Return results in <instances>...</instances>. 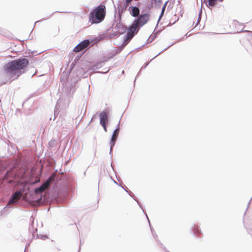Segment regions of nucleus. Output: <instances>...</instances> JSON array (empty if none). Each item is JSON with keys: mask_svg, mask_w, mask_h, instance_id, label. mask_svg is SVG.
I'll use <instances>...</instances> for the list:
<instances>
[{"mask_svg": "<svg viewBox=\"0 0 252 252\" xmlns=\"http://www.w3.org/2000/svg\"><path fill=\"white\" fill-rule=\"evenodd\" d=\"M28 58L31 57L23 56L8 62L3 66L4 72L9 78H14L16 76L15 79H17L26 71V68L29 64Z\"/></svg>", "mask_w": 252, "mask_h": 252, "instance_id": "nucleus-1", "label": "nucleus"}, {"mask_svg": "<svg viewBox=\"0 0 252 252\" xmlns=\"http://www.w3.org/2000/svg\"><path fill=\"white\" fill-rule=\"evenodd\" d=\"M71 68L69 70L70 71ZM69 72H63L60 77V88L63 91V95L66 96L70 97L75 91V86L78 81L76 77H73L70 79H69Z\"/></svg>", "mask_w": 252, "mask_h": 252, "instance_id": "nucleus-2", "label": "nucleus"}, {"mask_svg": "<svg viewBox=\"0 0 252 252\" xmlns=\"http://www.w3.org/2000/svg\"><path fill=\"white\" fill-rule=\"evenodd\" d=\"M105 15V5L101 3L91 11L89 15V22L91 24H99L103 21Z\"/></svg>", "mask_w": 252, "mask_h": 252, "instance_id": "nucleus-3", "label": "nucleus"}, {"mask_svg": "<svg viewBox=\"0 0 252 252\" xmlns=\"http://www.w3.org/2000/svg\"><path fill=\"white\" fill-rule=\"evenodd\" d=\"M103 66V62L100 61L89 67L87 71H85L83 68H79L76 72V75L80 78L87 77L89 75L92 74L94 70L101 68Z\"/></svg>", "mask_w": 252, "mask_h": 252, "instance_id": "nucleus-4", "label": "nucleus"}, {"mask_svg": "<svg viewBox=\"0 0 252 252\" xmlns=\"http://www.w3.org/2000/svg\"><path fill=\"white\" fill-rule=\"evenodd\" d=\"M149 17L150 14L147 12L141 15L139 14L131 24L133 27L132 28L134 29H138V31H139L140 28L148 22Z\"/></svg>", "mask_w": 252, "mask_h": 252, "instance_id": "nucleus-5", "label": "nucleus"}, {"mask_svg": "<svg viewBox=\"0 0 252 252\" xmlns=\"http://www.w3.org/2000/svg\"><path fill=\"white\" fill-rule=\"evenodd\" d=\"M132 27H133L131 25L129 27V28L127 31V32L125 35L123 43L124 44V46L127 45L132 37L139 32L138 29H134Z\"/></svg>", "mask_w": 252, "mask_h": 252, "instance_id": "nucleus-6", "label": "nucleus"}, {"mask_svg": "<svg viewBox=\"0 0 252 252\" xmlns=\"http://www.w3.org/2000/svg\"><path fill=\"white\" fill-rule=\"evenodd\" d=\"M115 22L116 25L114 28L117 30L120 35L125 33L127 31L126 27L121 22V17L120 16L115 20Z\"/></svg>", "mask_w": 252, "mask_h": 252, "instance_id": "nucleus-7", "label": "nucleus"}, {"mask_svg": "<svg viewBox=\"0 0 252 252\" xmlns=\"http://www.w3.org/2000/svg\"><path fill=\"white\" fill-rule=\"evenodd\" d=\"M140 3L138 2L135 6L130 5L128 8L130 14L133 17H137L140 14Z\"/></svg>", "mask_w": 252, "mask_h": 252, "instance_id": "nucleus-8", "label": "nucleus"}, {"mask_svg": "<svg viewBox=\"0 0 252 252\" xmlns=\"http://www.w3.org/2000/svg\"><path fill=\"white\" fill-rule=\"evenodd\" d=\"M31 222L29 225V231L32 233V238L34 237V234L37 232V224H34V218L31 216L30 218Z\"/></svg>", "mask_w": 252, "mask_h": 252, "instance_id": "nucleus-9", "label": "nucleus"}, {"mask_svg": "<svg viewBox=\"0 0 252 252\" xmlns=\"http://www.w3.org/2000/svg\"><path fill=\"white\" fill-rule=\"evenodd\" d=\"M49 181L47 180L42 183L40 186L35 188L33 189V192L36 194H38L42 193L48 187Z\"/></svg>", "mask_w": 252, "mask_h": 252, "instance_id": "nucleus-10", "label": "nucleus"}, {"mask_svg": "<svg viewBox=\"0 0 252 252\" xmlns=\"http://www.w3.org/2000/svg\"><path fill=\"white\" fill-rule=\"evenodd\" d=\"M94 40V39H86L81 41L79 43V46H80L81 47H82L84 49L86 48L92 46L94 44L96 41H95Z\"/></svg>", "mask_w": 252, "mask_h": 252, "instance_id": "nucleus-11", "label": "nucleus"}, {"mask_svg": "<svg viewBox=\"0 0 252 252\" xmlns=\"http://www.w3.org/2000/svg\"><path fill=\"white\" fill-rule=\"evenodd\" d=\"M108 112L107 111L106 109L103 110V111L99 113L100 124H108Z\"/></svg>", "mask_w": 252, "mask_h": 252, "instance_id": "nucleus-12", "label": "nucleus"}, {"mask_svg": "<svg viewBox=\"0 0 252 252\" xmlns=\"http://www.w3.org/2000/svg\"><path fill=\"white\" fill-rule=\"evenodd\" d=\"M18 193H19V192H16L15 193H13L11 195L9 199L8 204L6 205V206L3 208L1 211L2 212H4L6 210V208H10L11 207L9 204H13L16 202L17 194Z\"/></svg>", "mask_w": 252, "mask_h": 252, "instance_id": "nucleus-13", "label": "nucleus"}, {"mask_svg": "<svg viewBox=\"0 0 252 252\" xmlns=\"http://www.w3.org/2000/svg\"><path fill=\"white\" fill-rule=\"evenodd\" d=\"M190 231L194 236L196 237L197 238H201V232L199 227L197 225L194 224L191 227Z\"/></svg>", "mask_w": 252, "mask_h": 252, "instance_id": "nucleus-14", "label": "nucleus"}, {"mask_svg": "<svg viewBox=\"0 0 252 252\" xmlns=\"http://www.w3.org/2000/svg\"><path fill=\"white\" fill-rule=\"evenodd\" d=\"M217 0H204V2L205 3L206 5L210 10H212L213 7L217 4Z\"/></svg>", "mask_w": 252, "mask_h": 252, "instance_id": "nucleus-15", "label": "nucleus"}, {"mask_svg": "<svg viewBox=\"0 0 252 252\" xmlns=\"http://www.w3.org/2000/svg\"><path fill=\"white\" fill-rule=\"evenodd\" d=\"M161 32V30H159L156 32H154L148 39L147 40V43H150L154 41L158 36V34Z\"/></svg>", "mask_w": 252, "mask_h": 252, "instance_id": "nucleus-16", "label": "nucleus"}, {"mask_svg": "<svg viewBox=\"0 0 252 252\" xmlns=\"http://www.w3.org/2000/svg\"><path fill=\"white\" fill-rule=\"evenodd\" d=\"M117 137H116L115 135H112L110 141V147L111 148H113L114 147Z\"/></svg>", "mask_w": 252, "mask_h": 252, "instance_id": "nucleus-17", "label": "nucleus"}, {"mask_svg": "<svg viewBox=\"0 0 252 252\" xmlns=\"http://www.w3.org/2000/svg\"><path fill=\"white\" fill-rule=\"evenodd\" d=\"M117 9L118 10V17L120 16L121 17V14L126 9H123V6L122 4L119 3L118 5Z\"/></svg>", "mask_w": 252, "mask_h": 252, "instance_id": "nucleus-18", "label": "nucleus"}, {"mask_svg": "<svg viewBox=\"0 0 252 252\" xmlns=\"http://www.w3.org/2000/svg\"><path fill=\"white\" fill-rule=\"evenodd\" d=\"M40 182V179H36L35 181H27V184L30 187H32L37 184H38Z\"/></svg>", "mask_w": 252, "mask_h": 252, "instance_id": "nucleus-19", "label": "nucleus"}, {"mask_svg": "<svg viewBox=\"0 0 252 252\" xmlns=\"http://www.w3.org/2000/svg\"><path fill=\"white\" fill-rule=\"evenodd\" d=\"M148 222H149L153 236L154 238H155V240L157 241V240H158V235L156 234L154 229L152 227V226L151 225L149 220H148Z\"/></svg>", "mask_w": 252, "mask_h": 252, "instance_id": "nucleus-20", "label": "nucleus"}, {"mask_svg": "<svg viewBox=\"0 0 252 252\" xmlns=\"http://www.w3.org/2000/svg\"><path fill=\"white\" fill-rule=\"evenodd\" d=\"M125 46H124V44H122V45H121L120 46H119L117 49L116 50V51L114 52L115 54H116V55L119 54V53H120L123 50L124 47Z\"/></svg>", "mask_w": 252, "mask_h": 252, "instance_id": "nucleus-21", "label": "nucleus"}, {"mask_svg": "<svg viewBox=\"0 0 252 252\" xmlns=\"http://www.w3.org/2000/svg\"><path fill=\"white\" fill-rule=\"evenodd\" d=\"M157 242L162 250L165 251L166 252H170L159 240H157Z\"/></svg>", "mask_w": 252, "mask_h": 252, "instance_id": "nucleus-22", "label": "nucleus"}, {"mask_svg": "<svg viewBox=\"0 0 252 252\" xmlns=\"http://www.w3.org/2000/svg\"><path fill=\"white\" fill-rule=\"evenodd\" d=\"M119 123H120V122L117 125L116 129L114 130V131L112 133V134L115 135L116 137L118 136L119 133V129H120Z\"/></svg>", "mask_w": 252, "mask_h": 252, "instance_id": "nucleus-23", "label": "nucleus"}, {"mask_svg": "<svg viewBox=\"0 0 252 252\" xmlns=\"http://www.w3.org/2000/svg\"><path fill=\"white\" fill-rule=\"evenodd\" d=\"M176 42H172L170 45H169L168 46H167L166 48H165V49H164L163 50H162L161 52H160L156 56H155L154 58H156L157 56H158L159 55H160L161 53H162V52L165 51L166 50H167L169 48H170V47H171L172 46H173V45H174L175 44H176Z\"/></svg>", "mask_w": 252, "mask_h": 252, "instance_id": "nucleus-24", "label": "nucleus"}, {"mask_svg": "<svg viewBox=\"0 0 252 252\" xmlns=\"http://www.w3.org/2000/svg\"><path fill=\"white\" fill-rule=\"evenodd\" d=\"M137 203V204L138 205V206H139V207L141 209V210L143 211V213L146 215V218L147 219V220H149V218H148V217L146 213V212L144 211V209H143V206L141 204V203L138 201V199H136L135 200Z\"/></svg>", "mask_w": 252, "mask_h": 252, "instance_id": "nucleus-25", "label": "nucleus"}, {"mask_svg": "<svg viewBox=\"0 0 252 252\" xmlns=\"http://www.w3.org/2000/svg\"><path fill=\"white\" fill-rule=\"evenodd\" d=\"M36 237L37 239H41L42 240H45L48 238V236L46 235H41L37 234Z\"/></svg>", "mask_w": 252, "mask_h": 252, "instance_id": "nucleus-26", "label": "nucleus"}, {"mask_svg": "<svg viewBox=\"0 0 252 252\" xmlns=\"http://www.w3.org/2000/svg\"><path fill=\"white\" fill-rule=\"evenodd\" d=\"M83 49L80 46H79V44H78V45H77L73 49V51L74 52H80V51H81L82 50H83Z\"/></svg>", "mask_w": 252, "mask_h": 252, "instance_id": "nucleus-27", "label": "nucleus"}, {"mask_svg": "<svg viewBox=\"0 0 252 252\" xmlns=\"http://www.w3.org/2000/svg\"><path fill=\"white\" fill-rule=\"evenodd\" d=\"M120 35V34H119V33L118 32V31L112 32L110 33V37L112 38V37H117V36H119Z\"/></svg>", "mask_w": 252, "mask_h": 252, "instance_id": "nucleus-28", "label": "nucleus"}, {"mask_svg": "<svg viewBox=\"0 0 252 252\" xmlns=\"http://www.w3.org/2000/svg\"><path fill=\"white\" fill-rule=\"evenodd\" d=\"M153 1L154 2L157 8H160L162 0H153Z\"/></svg>", "mask_w": 252, "mask_h": 252, "instance_id": "nucleus-29", "label": "nucleus"}, {"mask_svg": "<svg viewBox=\"0 0 252 252\" xmlns=\"http://www.w3.org/2000/svg\"><path fill=\"white\" fill-rule=\"evenodd\" d=\"M126 188V189L127 190V191H126V192L129 194V195L131 197L133 200H134L135 201L137 199L136 198V197L135 196V195H134V194L130 190L128 189L127 188Z\"/></svg>", "mask_w": 252, "mask_h": 252, "instance_id": "nucleus-30", "label": "nucleus"}, {"mask_svg": "<svg viewBox=\"0 0 252 252\" xmlns=\"http://www.w3.org/2000/svg\"><path fill=\"white\" fill-rule=\"evenodd\" d=\"M85 52V50L82 51L81 53H79L75 58V59H74V61L75 62H76L77 61H78L80 58L83 56V55L84 54Z\"/></svg>", "mask_w": 252, "mask_h": 252, "instance_id": "nucleus-31", "label": "nucleus"}, {"mask_svg": "<svg viewBox=\"0 0 252 252\" xmlns=\"http://www.w3.org/2000/svg\"><path fill=\"white\" fill-rule=\"evenodd\" d=\"M164 11L161 10V13H160V15L159 16L158 19V23H157V25L156 26L155 30H156V29L157 28H158V23H159V21L160 20L161 18L162 17V16H163V14H164Z\"/></svg>", "mask_w": 252, "mask_h": 252, "instance_id": "nucleus-32", "label": "nucleus"}, {"mask_svg": "<svg viewBox=\"0 0 252 252\" xmlns=\"http://www.w3.org/2000/svg\"><path fill=\"white\" fill-rule=\"evenodd\" d=\"M202 8H200V11H199V15H198V20H197V21L196 23V26L198 24H199V22L201 20V14H202Z\"/></svg>", "mask_w": 252, "mask_h": 252, "instance_id": "nucleus-33", "label": "nucleus"}, {"mask_svg": "<svg viewBox=\"0 0 252 252\" xmlns=\"http://www.w3.org/2000/svg\"><path fill=\"white\" fill-rule=\"evenodd\" d=\"M56 141L55 140H51L49 142V145L50 147H54L56 145Z\"/></svg>", "mask_w": 252, "mask_h": 252, "instance_id": "nucleus-34", "label": "nucleus"}, {"mask_svg": "<svg viewBox=\"0 0 252 252\" xmlns=\"http://www.w3.org/2000/svg\"><path fill=\"white\" fill-rule=\"evenodd\" d=\"M131 1H124V3L122 4L123 6V9H126L128 6Z\"/></svg>", "mask_w": 252, "mask_h": 252, "instance_id": "nucleus-35", "label": "nucleus"}, {"mask_svg": "<svg viewBox=\"0 0 252 252\" xmlns=\"http://www.w3.org/2000/svg\"><path fill=\"white\" fill-rule=\"evenodd\" d=\"M115 56H116V55L114 52H113V53L111 52V53H109V54H108V55H107V59H109L110 60V59L114 58Z\"/></svg>", "mask_w": 252, "mask_h": 252, "instance_id": "nucleus-36", "label": "nucleus"}, {"mask_svg": "<svg viewBox=\"0 0 252 252\" xmlns=\"http://www.w3.org/2000/svg\"><path fill=\"white\" fill-rule=\"evenodd\" d=\"M155 58H153L149 62H146L141 67V69H144V68H145L149 64V63L151 62L153 59H154Z\"/></svg>", "mask_w": 252, "mask_h": 252, "instance_id": "nucleus-37", "label": "nucleus"}, {"mask_svg": "<svg viewBox=\"0 0 252 252\" xmlns=\"http://www.w3.org/2000/svg\"><path fill=\"white\" fill-rule=\"evenodd\" d=\"M54 115V120H55V119H56V117H58V115H59V112L58 111V110H57V109L56 107H55V108Z\"/></svg>", "mask_w": 252, "mask_h": 252, "instance_id": "nucleus-38", "label": "nucleus"}, {"mask_svg": "<svg viewBox=\"0 0 252 252\" xmlns=\"http://www.w3.org/2000/svg\"><path fill=\"white\" fill-rule=\"evenodd\" d=\"M109 60V59H107V56H105L103 58H102V60L101 61H100L101 62H103V64L104 65V63L106 62H108V61Z\"/></svg>", "mask_w": 252, "mask_h": 252, "instance_id": "nucleus-39", "label": "nucleus"}, {"mask_svg": "<svg viewBox=\"0 0 252 252\" xmlns=\"http://www.w3.org/2000/svg\"><path fill=\"white\" fill-rule=\"evenodd\" d=\"M100 125L103 127L104 130L105 132L107 131V125L106 124H100Z\"/></svg>", "mask_w": 252, "mask_h": 252, "instance_id": "nucleus-40", "label": "nucleus"}, {"mask_svg": "<svg viewBox=\"0 0 252 252\" xmlns=\"http://www.w3.org/2000/svg\"><path fill=\"white\" fill-rule=\"evenodd\" d=\"M168 2V0L166 1L164 3V4L163 5V6L162 7L161 10L165 11V8H166V7L167 6V4Z\"/></svg>", "mask_w": 252, "mask_h": 252, "instance_id": "nucleus-41", "label": "nucleus"}, {"mask_svg": "<svg viewBox=\"0 0 252 252\" xmlns=\"http://www.w3.org/2000/svg\"><path fill=\"white\" fill-rule=\"evenodd\" d=\"M113 148H111V147H110L109 155L111 156V158H112V157H113V154H112Z\"/></svg>", "mask_w": 252, "mask_h": 252, "instance_id": "nucleus-42", "label": "nucleus"}, {"mask_svg": "<svg viewBox=\"0 0 252 252\" xmlns=\"http://www.w3.org/2000/svg\"><path fill=\"white\" fill-rule=\"evenodd\" d=\"M148 43H147V41H146V43L144 44H143L142 46H141L140 47H138V48H137V50H140V49H141L142 47H145L147 44H148Z\"/></svg>", "mask_w": 252, "mask_h": 252, "instance_id": "nucleus-43", "label": "nucleus"}, {"mask_svg": "<svg viewBox=\"0 0 252 252\" xmlns=\"http://www.w3.org/2000/svg\"><path fill=\"white\" fill-rule=\"evenodd\" d=\"M84 241H82V240L80 239V248H79V251L78 252H80V250H81V246L84 243Z\"/></svg>", "mask_w": 252, "mask_h": 252, "instance_id": "nucleus-44", "label": "nucleus"}, {"mask_svg": "<svg viewBox=\"0 0 252 252\" xmlns=\"http://www.w3.org/2000/svg\"><path fill=\"white\" fill-rule=\"evenodd\" d=\"M140 74H141V70L138 72L137 75H136V77L135 79V80H134V82H135L136 80V78L137 77H138L140 75Z\"/></svg>", "mask_w": 252, "mask_h": 252, "instance_id": "nucleus-45", "label": "nucleus"}, {"mask_svg": "<svg viewBox=\"0 0 252 252\" xmlns=\"http://www.w3.org/2000/svg\"><path fill=\"white\" fill-rule=\"evenodd\" d=\"M126 192V191H127V190L126 189V188H127L125 185H123V186H121Z\"/></svg>", "mask_w": 252, "mask_h": 252, "instance_id": "nucleus-46", "label": "nucleus"}, {"mask_svg": "<svg viewBox=\"0 0 252 252\" xmlns=\"http://www.w3.org/2000/svg\"><path fill=\"white\" fill-rule=\"evenodd\" d=\"M188 37V33H187V34H186L184 35V36L182 39H180L178 41H182V40H183L184 39V38L185 37L187 38Z\"/></svg>", "mask_w": 252, "mask_h": 252, "instance_id": "nucleus-47", "label": "nucleus"}, {"mask_svg": "<svg viewBox=\"0 0 252 252\" xmlns=\"http://www.w3.org/2000/svg\"><path fill=\"white\" fill-rule=\"evenodd\" d=\"M249 32L251 33L252 35V32H250V31H245L244 30H242L239 32Z\"/></svg>", "mask_w": 252, "mask_h": 252, "instance_id": "nucleus-48", "label": "nucleus"}, {"mask_svg": "<svg viewBox=\"0 0 252 252\" xmlns=\"http://www.w3.org/2000/svg\"><path fill=\"white\" fill-rule=\"evenodd\" d=\"M113 182L115 184H117V185L119 186H121L120 185H119L116 181H115L114 179H113Z\"/></svg>", "mask_w": 252, "mask_h": 252, "instance_id": "nucleus-49", "label": "nucleus"}, {"mask_svg": "<svg viewBox=\"0 0 252 252\" xmlns=\"http://www.w3.org/2000/svg\"><path fill=\"white\" fill-rule=\"evenodd\" d=\"M111 166L113 170L115 171V170H114V165H113V163L112 162L111 163Z\"/></svg>", "mask_w": 252, "mask_h": 252, "instance_id": "nucleus-50", "label": "nucleus"}, {"mask_svg": "<svg viewBox=\"0 0 252 252\" xmlns=\"http://www.w3.org/2000/svg\"><path fill=\"white\" fill-rule=\"evenodd\" d=\"M153 6V4L152 3L151 4H150L149 6H148V8L149 9H150L151 7H152Z\"/></svg>", "mask_w": 252, "mask_h": 252, "instance_id": "nucleus-51", "label": "nucleus"}, {"mask_svg": "<svg viewBox=\"0 0 252 252\" xmlns=\"http://www.w3.org/2000/svg\"><path fill=\"white\" fill-rule=\"evenodd\" d=\"M95 118V115H94V116L92 117V119H91V121H93L94 119Z\"/></svg>", "mask_w": 252, "mask_h": 252, "instance_id": "nucleus-52", "label": "nucleus"}, {"mask_svg": "<svg viewBox=\"0 0 252 252\" xmlns=\"http://www.w3.org/2000/svg\"><path fill=\"white\" fill-rule=\"evenodd\" d=\"M16 113H18V112H19V113H21V110L19 109H17L16 110Z\"/></svg>", "mask_w": 252, "mask_h": 252, "instance_id": "nucleus-53", "label": "nucleus"}, {"mask_svg": "<svg viewBox=\"0 0 252 252\" xmlns=\"http://www.w3.org/2000/svg\"><path fill=\"white\" fill-rule=\"evenodd\" d=\"M224 0H217V1H220V2H222Z\"/></svg>", "mask_w": 252, "mask_h": 252, "instance_id": "nucleus-54", "label": "nucleus"}, {"mask_svg": "<svg viewBox=\"0 0 252 252\" xmlns=\"http://www.w3.org/2000/svg\"><path fill=\"white\" fill-rule=\"evenodd\" d=\"M114 8H115V12H116V10H117V9H116V6H115V5H114Z\"/></svg>", "mask_w": 252, "mask_h": 252, "instance_id": "nucleus-55", "label": "nucleus"}, {"mask_svg": "<svg viewBox=\"0 0 252 252\" xmlns=\"http://www.w3.org/2000/svg\"><path fill=\"white\" fill-rule=\"evenodd\" d=\"M97 72H98V73H104V72H101V71H98Z\"/></svg>", "mask_w": 252, "mask_h": 252, "instance_id": "nucleus-56", "label": "nucleus"}, {"mask_svg": "<svg viewBox=\"0 0 252 252\" xmlns=\"http://www.w3.org/2000/svg\"><path fill=\"white\" fill-rule=\"evenodd\" d=\"M131 0H123V1H131Z\"/></svg>", "mask_w": 252, "mask_h": 252, "instance_id": "nucleus-57", "label": "nucleus"}, {"mask_svg": "<svg viewBox=\"0 0 252 252\" xmlns=\"http://www.w3.org/2000/svg\"><path fill=\"white\" fill-rule=\"evenodd\" d=\"M52 15V14H51L50 15H49V18H50L51 16Z\"/></svg>", "mask_w": 252, "mask_h": 252, "instance_id": "nucleus-58", "label": "nucleus"}, {"mask_svg": "<svg viewBox=\"0 0 252 252\" xmlns=\"http://www.w3.org/2000/svg\"><path fill=\"white\" fill-rule=\"evenodd\" d=\"M52 15V14H51L50 15H49V18H50L51 16Z\"/></svg>", "mask_w": 252, "mask_h": 252, "instance_id": "nucleus-59", "label": "nucleus"}, {"mask_svg": "<svg viewBox=\"0 0 252 252\" xmlns=\"http://www.w3.org/2000/svg\"><path fill=\"white\" fill-rule=\"evenodd\" d=\"M52 15V14H51L50 15H49V18H50L51 16Z\"/></svg>", "mask_w": 252, "mask_h": 252, "instance_id": "nucleus-60", "label": "nucleus"}, {"mask_svg": "<svg viewBox=\"0 0 252 252\" xmlns=\"http://www.w3.org/2000/svg\"><path fill=\"white\" fill-rule=\"evenodd\" d=\"M52 15V14H51L50 15H49V18H50L51 16Z\"/></svg>", "mask_w": 252, "mask_h": 252, "instance_id": "nucleus-61", "label": "nucleus"}, {"mask_svg": "<svg viewBox=\"0 0 252 252\" xmlns=\"http://www.w3.org/2000/svg\"><path fill=\"white\" fill-rule=\"evenodd\" d=\"M33 51H32V55H33Z\"/></svg>", "mask_w": 252, "mask_h": 252, "instance_id": "nucleus-62", "label": "nucleus"}, {"mask_svg": "<svg viewBox=\"0 0 252 252\" xmlns=\"http://www.w3.org/2000/svg\"><path fill=\"white\" fill-rule=\"evenodd\" d=\"M122 73H123V74L124 73V70H123Z\"/></svg>", "mask_w": 252, "mask_h": 252, "instance_id": "nucleus-63", "label": "nucleus"}, {"mask_svg": "<svg viewBox=\"0 0 252 252\" xmlns=\"http://www.w3.org/2000/svg\"><path fill=\"white\" fill-rule=\"evenodd\" d=\"M37 22H38V21H36V22H35V24H34V25H35L36 23H37Z\"/></svg>", "mask_w": 252, "mask_h": 252, "instance_id": "nucleus-64", "label": "nucleus"}]
</instances>
